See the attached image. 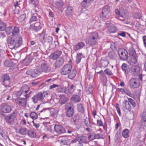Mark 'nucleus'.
<instances>
[{
  "mask_svg": "<svg viewBox=\"0 0 146 146\" xmlns=\"http://www.w3.org/2000/svg\"><path fill=\"white\" fill-rule=\"evenodd\" d=\"M83 54L81 53H79L77 54L76 58V63L77 64H79L81 61L82 58V57Z\"/></svg>",
  "mask_w": 146,
  "mask_h": 146,
  "instance_id": "45",
  "label": "nucleus"
},
{
  "mask_svg": "<svg viewBox=\"0 0 146 146\" xmlns=\"http://www.w3.org/2000/svg\"><path fill=\"white\" fill-rule=\"evenodd\" d=\"M15 101L17 104L21 106L25 107L26 106L27 101L25 98L17 97Z\"/></svg>",
  "mask_w": 146,
  "mask_h": 146,
  "instance_id": "15",
  "label": "nucleus"
},
{
  "mask_svg": "<svg viewBox=\"0 0 146 146\" xmlns=\"http://www.w3.org/2000/svg\"><path fill=\"white\" fill-rule=\"evenodd\" d=\"M104 72H105V73L111 76L113 75V74L112 73V72L108 68H107L105 70H104Z\"/></svg>",
  "mask_w": 146,
  "mask_h": 146,
  "instance_id": "64",
  "label": "nucleus"
},
{
  "mask_svg": "<svg viewBox=\"0 0 146 146\" xmlns=\"http://www.w3.org/2000/svg\"><path fill=\"white\" fill-rule=\"evenodd\" d=\"M38 17L39 18V22L35 24H31L29 26L30 29L34 32L37 33L41 29L42 27L40 22L41 17L39 15L38 16L37 13H33L32 14L29 22V23H31L37 21L38 19Z\"/></svg>",
  "mask_w": 146,
  "mask_h": 146,
  "instance_id": "1",
  "label": "nucleus"
},
{
  "mask_svg": "<svg viewBox=\"0 0 146 146\" xmlns=\"http://www.w3.org/2000/svg\"><path fill=\"white\" fill-rule=\"evenodd\" d=\"M41 68L42 71L45 72H50L48 69V66L46 63L44 62L42 63L41 65Z\"/></svg>",
  "mask_w": 146,
  "mask_h": 146,
  "instance_id": "35",
  "label": "nucleus"
},
{
  "mask_svg": "<svg viewBox=\"0 0 146 146\" xmlns=\"http://www.w3.org/2000/svg\"><path fill=\"white\" fill-rule=\"evenodd\" d=\"M26 73L28 75H30L33 78H35L41 74V72L39 70L34 69L28 70Z\"/></svg>",
  "mask_w": 146,
  "mask_h": 146,
  "instance_id": "12",
  "label": "nucleus"
},
{
  "mask_svg": "<svg viewBox=\"0 0 146 146\" xmlns=\"http://www.w3.org/2000/svg\"><path fill=\"white\" fill-rule=\"evenodd\" d=\"M77 138V141H78L79 143H85L86 141L87 138L86 136L83 135H78Z\"/></svg>",
  "mask_w": 146,
  "mask_h": 146,
  "instance_id": "26",
  "label": "nucleus"
},
{
  "mask_svg": "<svg viewBox=\"0 0 146 146\" xmlns=\"http://www.w3.org/2000/svg\"><path fill=\"white\" fill-rule=\"evenodd\" d=\"M17 37L11 36L7 37V41L10 48L16 49L15 44L16 41H17Z\"/></svg>",
  "mask_w": 146,
  "mask_h": 146,
  "instance_id": "3",
  "label": "nucleus"
},
{
  "mask_svg": "<svg viewBox=\"0 0 146 146\" xmlns=\"http://www.w3.org/2000/svg\"><path fill=\"white\" fill-rule=\"evenodd\" d=\"M59 100V103L61 105H62L65 104L68 100V98L64 96H61Z\"/></svg>",
  "mask_w": 146,
  "mask_h": 146,
  "instance_id": "32",
  "label": "nucleus"
},
{
  "mask_svg": "<svg viewBox=\"0 0 146 146\" xmlns=\"http://www.w3.org/2000/svg\"><path fill=\"white\" fill-rule=\"evenodd\" d=\"M54 129L55 131L59 134H61L65 132V128L60 125L55 124Z\"/></svg>",
  "mask_w": 146,
  "mask_h": 146,
  "instance_id": "11",
  "label": "nucleus"
},
{
  "mask_svg": "<svg viewBox=\"0 0 146 146\" xmlns=\"http://www.w3.org/2000/svg\"><path fill=\"white\" fill-rule=\"evenodd\" d=\"M122 70L124 72L125 74H128L130 71V69L129 65L126 63H123L121 66Z\"/></svg>",
  "mask_w": 146,
  "mask_h": 146,
  "instance_id": "18",
  "label": "nucleus"
},
{
  "mask_svg": "<svg viewBox=\"0 0 146 146\" xmlns=\"http://www.w3.org/2000/svg\"><path fill=\"white\" fill-rule=\"evenodd\" d=\"M19 33V28L16 26L14 27L13 28L12 34L11 36L14 37H17Z\"/></svg>",
  "mask_w": 146,
  "mask_h": 146,
  "instance_id": "23",
  "label": "nucleus"
},
{
  "mask_svg": "<svg viewBox=\"0 0 146 146\" xmlns=\"http://www.w3.org/2000/svg\"><path fill=\"white\" fill-rule=\"evenodd\" d=\"M139 80L137 78H132L129 81V85L130 87L132 89H135L138 88L139 86Z\"/></svg>",
  "mask_w": 146,
  "mask_h": 146,
  "instance_id": "5",
  "label": "nucleus"
},
{
  "mask_svg": "<svg viewBox=\"0 0 146 146\" xmlns=\"http://www.w3.org/2000/svg\"><path fill=\"white\" fill-rule=\"evenodd\" d=\"M110 8L109 6L107 5L104 6L101 13L100 14V17L103 18H106L110 13Z\"/></svg>",
  "mask_w": 146,
  "mask_h": 146,
  "instance_id": "10",
  "label": "nucleus"
},
{
  "mask_svg": "<svg viewBox=\"0 0 146 146\" xmlns=\"http://www.w3.org/2000/svg\"><path fill=\"white\" fill-rule=\"evenodd\" d=\"M72 68V66L70 64H67L65 65L61 70V74L64 75L68 74L70 72Z\"/></svg>",
  "mask_w": 146,
  "mask_h": 146,
  "instance_id": "7",
  "label": "nucleus"
},
{
  "mask_svg": "<svg viewBox=\"0 0 146 146\" xmlns=\"http://www.w3.org/2000/svg\"><path fill=\"white\" fill-rule=\"evenodd\" d=\"M141 121L142 123H146V109H144L141 116Z\"/></svg>",
  "mask_w": 146,
  "mask_h": 146,
  "instance_id": "34",
  "label": "nucleus"
},
{
  "mask_svg": "<svg viewBox=\"0 0 146 146\" xmlns=\"http://www.w3.org/2000/svg\"><path fill=\"white\" fill-rule=\"evenodd\" d=\"M56 61L53 64V67L56 69L61 67L64 64V59L62 57H60L56 60Z\"/></svg>",
  "mask_w": 146,
  "mask_h": 146,
  "instance_id": "9",
  "label": "nucleus"
},
{
  "mask_svg": "<svg viewBox=\"0 0 146 146\" xmlns=\"http://www.w3.org/2000/svg\"><path fill=\"white\" fill-rule=\"evenodd\" d=\"M63 2L62 1L57 2V7L58 9L60 8L63 6Z\"/></svg>",
  "mask_w": 146,
  "mask_h": 146,
  "instance_id": "61",
  "label": "nucleus"
},
{
  "mask_svg": "<svg viewBox=\"0 0 146 146\" xmlns=\"http://www.w3.org/2000/svg\"><path fill=\"white\" fill-rule=\"evenodd\" d=\"M58 92H64L65 93L67 94L66 92V88L64 86L62 87L61 86H58V88L57 89Z\"/></svg>",
  "mask_w": 146,
  "mask_h": 146,
  "instance_id": "49",
  "label": "nucleus"
},
{
  "mask_svg": "<svg viewBox=\"0 0 146 146\" xmlns=\"http://www.w3.org/2000/svg\"><path fill=\"white\" fill-rule=\"evenodd\" d=\"M77 110L79 112L82 113H84L85 111V109L83 105L81 104H77L76 105Z\"/></svg>",
  "mask_w": 146,
  "mask_h": 146,
  "instance_id": "31",
  "label": "nucleus"
},
{
  "mask_svg": "<svg viewBox=\"0 0 146 146\" xmlns=\"http://www.w3.org/2000/svg\"><path fill=\"white\" fill-rule=\"evenodd\" d=\"M108 31L110 33H114L118 31L116 26L112 24H110L108 27Z\"/></svg>",
  "mask_w": 146,
  "mask_h": 146,
  "instance_id": "19",
  "label": "nucleus"
},
{
  "mask_svg": "<svg viewBox=\"0 0 146 146\" xmlns=\"http://www.w3.org/2000/svg\"><path fill=\"white\" fill-rule=\"evenodd\" d=\"M51 108H44L43 109L39 111L38 115L40 116L44 115L45 116H48L50 114Z\"/></svg>",
  "mask_w": 146,
  "mask_h": 146,
  "instance_id": "14",
  "label": "nucleus"
},
{
  "mask_svg": "<svg viewBox=\"0 0 146 146\" xmlns=\"http://www.w3.org/2000/svg\"><path fill=\"white\" fill-rule=\"evenodd\" d=\"M129 102H130L131 104L133 107H135L136 106V104L134 101L131 98H129L128 99Z\"/></svg>",
  "mask_w": 146,
  "mask_h": 146,
  "instance_id": "57",
  "label": "nucleus"
},
{
  "mask_svg": "<svg viewBox=\"0 0 146 146\" xmlns=\"http://www.w3.org/2000/svg\"><path fill=\"white\" fill-rule=\"evenodd\" d=\"M81 99V98L79 95L74 94L71 98L70 101L72 102L77 103L80 102Z\"/></svg>",
  "mask_w": 146,
  "mask_h": 146,
  "instance_id": "22",
  "label": "nucleus"
},
{
  "mask_svg": "<svg viewBox=\"0 0 146 146\" xmlns=\"http://www.w3.org/2000/svg\"><path fill=\"white\" fill-rule=\"evenodd\" d=\"M30 116L33 120H35L37 118L38 115L35 112L32 111L30 113Z\"/></svg>",
  "mask_w": 146,
  "mask_h": 146,
  "instance_id": "52",
  "label": "nucleus"
},
{
  "mask_svg": "<svg viewBox=\"0 0 146 146\" xmlns=\"http://www.w3.org/2000/svg\"><path fill=\"white\" fill-rule=\"evenodd\" d=\"M62 53L61 51L57 50L51 54L50 56V58L54 60H56L60 56Z\"/></svg>",
  "mask_w": 146,
  "mask_h": 146,
  "instance_id": "17",
  "label": "nucleus"
},
{
  "mask_svg": "<svg viewBox=\"0 0 146 146\" xmlns=\"http://www.w3.org/2000/svg\"><path fill=\"white\" fill-rule=\"evenodd\" d=\"M40 35V41L43 43L45 42V37L47 35L46 33V29H44L41 34L39 35Z\"/></svg>",
  "mask_w": 146,
  "mask_h": 146,
  "instance_id": "21",
  "label": "nucleus"
},
{
  "mask_svg": "<svg viewBox=\"0 0 146 146\" xmlns=\"http://www.w3.org/2000/svg\"><path fill=\"white\" fill-rule=\"evenodd\" d=\"M60 143L61 144L65 145H67L70 146V140L66 137H64L60 140Z\"/></svg>",
  "mask_w": 146,
  "mask_h": 146,
  "instance_id": "25",
  "label": "nucleus"
},
{
  "mask_svg": "<svg viewBox=\"0 0 146 146\" xmlns=\"http://www.w3.org/2000/svg\"><path fill=\"white\" fill-rule=\"evenodd\" d=\"M129 52L131 57H133V56H136V54L135 50L133 47H131L129 48Z\"/></svg>",
  "mask_w": 146,
  "mask_h": 146,
  "instance_id": "44",
  "label": "nucleus"
},
{
  "mask_svg": "<svg viewBox=\"0 0 146 146\" xmlns=\"http://www.w3.org/2000/svg\"><path fill=\"white\" fill-rule=\"evenodd\" d=\"M27 134L31 138H35L36 136V132L32 130H29Z\"/></svg>",
  "mask_w": 146,
  "mask_h": 146,
  "instance_id": "41",
  "label": "nucleus"
},
{
  "mask_svg": "<svg viewBox=\"0 0 146 146\" xmlns=\"http://www.w3.org/2000/svg\"><path fill=\"white\" fill-rule=\"evenodd\" d=\"M95 139H104L103 135L102 134L100 133H96L94 135Z\"/></svg>",
  "mask_w": 146,
  "mask_h": 146,
  "instance_id": "55",
  "label": "nucleus"
},
{
  "mask_svg": "<svg viewBox=\"0 0 146 146\" xmlns=\"http://www.w3.org/2000/svg\"><path fill=\"white\" fill-rule=\"evenodd\" d=\"M5 30L7 35H10L11 34H12L13 28L11 26L7 27H6Z\"/></svg>",
  "mask_w": 146,
  "mask_h": 146,
  "instance_id": "48",
  "label": "nucleus"
},
{
  "mask_svg": "<svg viewBox=\"0 0 146 146\" xmlns=\"http://www.w3.org/2000/svg\"><path fill=\"white\" fill-rule=\"evenodd\" d=\"M17 41H16L15 44L16 49L21 46L23 43L22 39L21 36H18L17 37Z\"/></svg>",
  "mask_w": 146,
  "mask_h": 146,
  "instance_id": "29",
  "label": "nucleus"
},
{
  "mask_svg": "<svg viewBox=\"0 0 146 146\" xmlns=\"http://www.w3.org/2000/svg\"><path fill=\"white\" fill-rule=\"evenodd\" d=\"M65 110H70L74 109V105L72 103H67L65 106Z\"/></svg>",
  "mask_w": 146,
  "mask_h": 146,
  "instance_id": "36",
  "label": "nucleus"
},
{
  "mask_svg": "<svg viewBox=\"0 0 146 146\" xmlns=\"http://www.w3.org/2000/svg\"><path fill=\"white\" fill-rule=\"evenodd\" d=\"M6 27V24L2 21H0V31H4Z\"/></svg>",
  "mask_w": 146,
  "mask_h": 146,
  "instance_id": "51",
  "label": "nucleus"
},
{
  "mask_svg": "<svg viewBox=\"0 0 146 146\" xmlns=\"http://www.w3.org/2000/svg\"><path fill=\"white\" fill-rule=\"evenodd\" d=\"M21 90L23 93L27 94L29 91V88L27 85H24L21 87Z\"/></svg>",
  "mask_w": 146,
  "mask_h": 146,
  "instance_id": "33",
  "label": "nucleus"
},
{
  "mask_svg": "<svg viewBox=\"0 0 146 146\" xmlns=\"http://www.w3.org/2000/svg\"><path fill=\"white\" fill-rule=\"evenodd\" d=\"M51 98L50 95L45 92L43 93L39 92L32 98L33 102L35 104L37 103L38 101L43 102H46L50 100Z\"/></svg>",
  "mask_w": 146,
  "mask_h": 146,
  "instance_id": "2",
  "label": "nucleus"
},
{
  "mask_svg": "<svg viewBox=\"0 0 146 146\" xmlns=\"http://www.w3.org/2000/svg\"><path fill=\"white\" fill-rule=\"evenodd\" d=\"M73 8L72 7L68 6L66 11V16H68L72 15L73 13Z\"/></svg>",
  "mask_w": 146,
  "mask_h": 146,
  "instance_id": "30",
  "label": "nucleus"
},
{
  "mask_svg": "<svg viewBox=\"0 0 146 146\" xmlns=\"http://www.w3.org/2000/svg\"><path fill=\"white\" fill-rule=\"evenodd\" d=\"M77 71L75 69L70 70V72L68 74V77L70 79L72 80L76 76Z\"/></svg>",
  "mask_w": 146,
  "mask_h": 146,
  "instance_id": "24",
  "label": "nucleus"
},
{
  "mask_svg": "<svg viewBox=\"0 0 146 146\" xmlns=\"http://www.w3.org/2000/svg\"><path fill=\"white\" fill-rule=\"evenodd\" d=\"M97 125L98 127L103 126V124L102 121L101 119H98L97 120Z\"/></svg>",
  "mask_w": 146,
  "mask_h": 146,
  "instance_id": "59",
  "label": "nucleus"
},
{
  "mask_svg": "<svg viewBox=\"0 0 146 146\" xmlns=\"http://www.w3.org/2000/svg\"><path fill=\"white\" fill-rule=\"evenodd\" d=\"M17 113L15 111L5 116V119L7 122L9 124H11L13 122L16 117Z\"/></svg>",
  "mask_w": 146,
  "mask_h": 146,
  "instance_id": "8",
  "label": "nucleus"
},
{
  "mask_svg": "<svg viewBox=\"0 0 146 146\" xmlns=\"http://www.w3.org/2000/svg\"><path fill=\"white\" fill-rule=\"evenodd\" d=\"M97 42V41L92 39L89 37L88 40V43L90 46L94 45L96 44Z\"/></svg>",
  "mask_w": 146,
  "mask_h": 146,
  "instance_id": "47",
  "label": "nucleus"
},
{
  "mask_svg": "<svg viewBox=\"0 0 146 146\" xmlns=\"http://www.w3.org/2000/svg\"><path fill=\"white\" fill-rule=\"evenodd\" d=\"M131 61L132 64H135L137 62V59L136 58V56H133L131 57Z\"/></svg>",
  "mask_w": 146,
  "mask_h": 146,
  "instance_id": "60",
  "label": "nucleus"
},
{
  "mask_svg": "<svg viewBox=\"0 0 146 146\" xmlns=\"http://www.w3.org/2000/svg\"><path fill=\"white\" fill-rule=\"evenodd\" d=\"M90 4V3L87 0H83L81 3V6L82 7L85 8L88 7Z\"/></svg>",
  "mask_w": 146,
  "mask_h": 146,
  "instance_id": "43",
  "label": "nucleus"
},
{
  "mask_svg": "<svg viewBox=\"0 0 146 146\" xmlns=\"http://www.w3.org/2000/svg\"><path fill=\"white\" fill-rule=\"evenodd\" d=\"M129 131L127 129L123 130L122 132V135L125 138H127L129 136Z\"/></svg>",
  "mask_w": 146,
  "mask_h": 146,
  "instance_id": "39",
  "label": "nucleus"
},
{
  "mask_svg": "<svg viewBox=\"0 0 146 146\" xmlns=\"http://www.w3.org/2000/svg\"><path fill=\"white\" fill-rule=\"evenodd\" d=\"M79 119V115L78 114H76L72 117V120L73 122L76 123Z\"/></svg>",
  "mask_w": 146,
  "mask_h": 146,
  "instance_id": "53",
  "label": "nucleus"
},
{
  "mask_svg": "<svg viewBox=\"0 0 146 146\" xmlns=\"http://www.w3.org/2000/svg\"><path fill=\"white\" fill-rule=\"evenodd\" d=\"M108 56L110 59L113 60L116 59L117 57L116 54L113 51L108 53Z\"/></svg>",
  "mask_w": 146,
  "mask_h": 146,
  "instance_id": "40",
  "label": "nucleus"
},
{
  "mask_svg": "<svg viewBox=\"0 0 146 146\" xmlns=\"http://www.w3.org/2000/svg\"><path fill=\"white\" fill-rule=\"evenodd\" d=\"M85 45V44L84 42H80L78 43L76 45L74 46L73 48L74 50H77L82 48Z\"/></svg>",
  "mask_w": 146,
  "mask_h": 146,
  "instance_id": "27",
  "label": "nucleus"
},
{
  "mask_svg": "<svg viewBox=\"0 0 146 146\" xmlns=\"http://www.w3.org/2000/svg\"><path fill=\"white\" fill-rule=\"evenodd\" d=\"M117 53L121 60H125L128 59V53L125 49L120 48L118 50Z\"/></svg>",
  "mask_w": 146,
  "mask_h": 146,
  "instance_id": "4",
  "label": "nucleus"
},
{
  "mask_svg": "<svg viewBox=\"0 0 146 146\" xmlns=\"http://www.w3.org/2000/svg\"><path fill=\"white\" fill-rule=\"evenodd\" d=\"M28 130L26 128L23 127L20 128L18 131V133L22 135L27 134Z\"/></svg>",
  "mask_w": 146,
  "mask_h": 146,
  "instance_id": "37",
  "label": "nucleus"
},
{
  "mask_svg": "<svg viewBox=\"0 0 146 146\" xmlns=\"http://www.w3.org/2000/svg\"><path fill=\"white\" fill-rule=\"evenodd\" d=\"M119 35L123 37H125L126 36V33L123 31H119L118 32L117 35H116V36L118 37V36Z\"/></svg>",
  "mask_w": 146,
  "mask_h": 146,
  "instance_id": "56",
  "label": "nucleus"
},
{
  "mask_svg": "<svg viewBox=\"0 0 146 146\" xmlns=\"http://www.w3.org/2000/svg\"><path fill=\"white\" fill-rule=\"evenodd\" d=\"M4 64L6 67H11L13 64V62L11 60L6 61L4 63Z\"/></svg>",
  "mask_w": 146,
  "mask_h": 146,
  "instance_id": "50",
  "label": "nucleus"
},
{
  "mask_svg": "<svg viewBox=\"0 0 146 146\" xmlns=\"http://www.w3.org/2000/svg\"><path fill=\"white\" fill-rule=\"evenodd\" d=\"M119 105L118 103H116L115 104V107L119 115L120 116L121 115V112L120 111V109L119 107Z\"/></svg>",
  "mask_w": 146,
  "mask_h": 146,
  "instance_id": "62",
  "label": "nucleus"
},
{
  "mask_svg": "<svg viewBox=\"0 0 146 146\" xmlns=\"http://www.w3.org/2000/svg\"><path fill=\"white\" fill-rule=\"evenodd\" d=\"M110 48L112 50H116L117 49V46L115 43L112 42L111 43V46H110Z\"/></svg>",
  "mask_w": 146,
  "mask_h": 146,
  "instance_id": "58",
  "label": "nucleus"
},
{
  "mask_svg": "<svg viewBox=\"0 0 146 146\" xmlns=\"http://www.w3.org/2000/svg\"><path fill=\"white\" fill-rule=\"evenodd\" d=\"M124 93H125L126 94L129 96L130 97H132V94H131V92L130 90L128 88H124Z\"/></svg>",
  "mask_w": 146,
  "mask_h": 146,
  "instance_id": "54",
  "label": "nucleus"
},
{
  "mask_svg": "<svg viewBox=\"0 0 146 146\" xmlns=\"http://www.w3.org/2000/svg\"><path fill=\"white\" fill-rule=\"evenodd\" d=\"M109 63V62L106 57H104L101 58L100 62L98 63V64L99 67H104L105 68L108 66Z\"/></svg>",
  "mask_w": 146,
  "mask_h": 146,
  "instance_id": "13",
  "label": "nucleus"
},
{
  "mask_svg": "<svg viewBox=\"0 0 146 146\" xmlns=\"http://www.w3.org/2000/svg\"><path fill=\"white\" fill-rule=\"evenodd\" d=\"M89 37L97 41L99 39L98 33L96 32H94L90 33Z\"/></svg>",
  "mask_w": 146,
  "mask_h": 146,
  "instance_id": "28",
  "label": "nucleus"
},
{
  "mask_svg": "<svg viewBox=\"0 0 146 146\" xmlns=\"http://www.w3.org/2000/svg\"><path fill=\"white\" fill-rule=\"evenodd\" d=\"M65 114L67 117H72L74 114V110L72 109V110H65Z\"/></svg>",
  "mask_w": 146,
  "mask_h": 146,
  "instance_id": "38",
  "label": "nucleus"
},
{
  "mask_svg": "<svg viewBox=\"0 0 146 146\" xmlns=\"http://www.w3.org/2000/svg\"><path fill=\"white\" fill-rule=\"evenodd\" d=\"M123 104L125 105V108L128 111L131 110V106L128 101L126 100H125L123 102Z\"/></svg>",
  "mask_w": 146,
  "mask_h": 146,
  "instance_id": "46",
  "label": "nucleus"
},
{
  "mask_svg": "<svg viewBox=\"0 0 146 146\" xmlns=\"http://www.w3.org/2000/svg\"><path fill=\"white\" fill-rule=\"evenodd\" d=\"M131 70L132 74L134 76H136L139 73L140 69L138 66L133 65L131 66Z\"/></svg>",
  "mask_w": 146,
  "mask_h": 146,
  "instance_id": "16",
  "label": "nucleus"
},
{
  "mask_svg": "<svg viewBox=\"0 0 146 146\" xmlns=\"http://www.w3.org/2000/svg\"><path fill=\"white\" fill-rule=\"evenodd\" d=\"M12 110L11 107L6 103H3L1 105L0 112L2 114L3 113H9Z\"/></svg>",
  "mask_w": 146,
  "mask_h": 146,
  "instance_id": "6",
  "label": "nucleus"
},
{
  "mask_svg": "<svg viewBox=\"0 0 146 146\" xmlns=\"http://www.w3.org/2000/svg\"><path fill=\"white\" fill-rule=\"evenodd\" d=\"M84 125L87 127H90L92 128V124L89 118L86 117L84 120Z\"/></svg>",
  "mask_w": 146,
  "mask_h": 146,
  "instance_id": "42",
  "label": "nucleus"
},
{
  "mask_svg": "<svg viewBox=\"0 0 146 146\" xmlns=\"http://www.w3.org/2000/svg\"><path fill=\"white\" fill-rule=\"evenodd\" d=\"M68 89L69 92H71L74 89L76 88V86L74 84H71L69 86L68 84Z\"/></svg>",
  "mask_w": 146,
  "mask_h": 146,
  "instance_id": "63",
  "label": "nucleus"
},
{
  "mask_svg": "<svg viewBox=\"0 0 146 146\" xmlns=\"http://www.w3.org/2000/svg\"><path fill=\"white\" fill-rule=\"evenodd\" d=\"M10 79L9 76L6 74H4L1 77L0 79V82H3V84H5L7 86V84H6L7 83L6 82L9 81Z\"/></svg>",
  "mask_w": 146,
  "mask_h": 146,
  "instance_id": "20",
  "label": "nucleus"
}]
</instances>
